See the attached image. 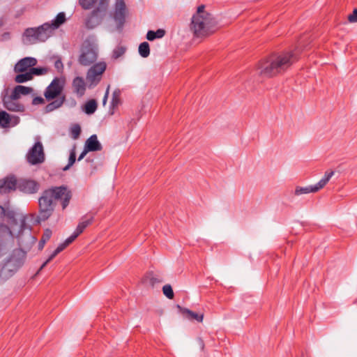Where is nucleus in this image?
<instances>
[{
    "label": "nucleus",
    "mask_w": 357,
    "mask_h": 357,
    "mask_svg": "<svg viewBox=\"0 0 357 357\" xmlns=\"http://www.w3.org/2000/svg\"><path fill=\"white\" fill-rule=\"evenodd\" d=\"M218 22L212 14L205 10V6H198L197 13L192 15L190 30L197 38L206 37L217 29Z\"/></svg>",
    "instance_id": "obj_3"
},
{
    "label": "nucleus",
    "mask_w": 357,
    "mask_h": 357,
    "mask_svg": "<svg viewBox=\"0 0 357 357\" xmlns=\"http://www.w3.org/2000/svg\"><path fill=\"white\" fill-rule=\"evenodd\" d=\"M13 275L10 270H8L3 264H0V284L6 282Z\"/></svg>",
    "instance_id": "obj_33"
},
{
    "label": "nucleus",
    "mask_w": 357,
    "mask_h": 357,
    "mask_svg": "<svg viewBox=\"0 0 357 357\" xmlns=\"http://www.w3.org/2000/svg\"><path fill=\"white\" fill-rule=\"evenodd\" d=\"M162 292L167 298L172 299L174 298V291L170 284L164 285L162 287Z\"/></svg>",
    "instance_id": "obj_39"
},
{
    "label": "nucleus",
    "mask_w": 357,
    "mask_h": 357,
    "mask_svg": "<svg viewBox=\"0 0 357 357\" xmlns=\"http://www.w3.org/2000/svg\"><path fill=\"white\" fill-rule=\"evenodd\" d=\"M198 342H199V344L201 349H203L204 347V343L203 340L202 338H199Z\"/></svg>",
    "instance_id": "obj_51"
},
{
    "label": "nucleus",
    "mask_w": 357,
    "mask_h": 357,
    "mask_svg": "<svg viewBox=\"0 0 357 357\" xmlns=\"http://www.w3.org/2000/svg\"><path fill=\"white\" fill-rule=\"evenodd\" d=\"M66 21V15L64 13H59L51 23H47L50 26L49 31L52 33V31L58 29Z\"/></svg>",
    "instance_id": "obj_22"
},
{
    "label": "nucleus",
    "mask_w": 357,
    "mask_h": 357,
    "mask_svg": "<svg viewBox=\"0 0 357 357\" xmlns=\"http://www.w3.org/2000/svg\"><path fill=\"white\" fill-rule=\"evenodd\" d=\"M75 160H76L75 151V150H72L70 153V155H69L68 164L63 169L64 171L68 170L70 168V167H71L75 162Z\"/></svg>",
    "instance_id": "obj_41"
},
{
    "label": "nucleus",
    "mask_w": 357,
    "mask_h": 357,
    "mask_svg": "<svg viewBox=\"0 0 357 357\" xmlns=\"http://www.w3.org/2000/svg\"><path fill=\"white\" fill-rule=\"evenodd\" d=\"M63 89L61 81L58 77H55L50 84L46 88L44 96L47 100H54L60 96Z\"/></svg>",
    "instance_id": "obj_13"
},
{
    "label": "nucleus",
    "mask_w": 357,
    "mask_h": 357,
    "mask_svg": "<svg viewBox=\"0 0 357 357\" xmlns=\"http://www.w3.org/2000/svg\"><path fill=\"white\" fill-rule=\"evenodd\" d=\"M17 186V179L13 174L0 179V194L6 195L15 191Z\"/></svg>",
    "instance_id": "obj_14"
},
{
    "label": "nucleus",
    "mask_w": 357,
    "mask_h": 357,
    "mask_svg": "<svg viewBox=\"0 0 357 357\" xmlns=\"http://www.w3.org/2000/svg\"><path fill=\"white\" fill-rule=\"evenodd\" d=\"M84 147L89 152L101 151L102 149L101 144L98 140L96 135H92L89 139H86Z\"/></svg>",
    "instance_id": "obj_20"
},
{
    "label": "nucleus",
    "mask_w": 357,
    "mask_h": 357,
    "mask_svg": "<svg viewBox=\"0 0 357 357\" xmlns=\"http://www.w3.org/2000/svg\"><path fill=\"white\" fill-rule=\"evenodd\" d=\"M165 34V31L161 29H158L156 31H149L146 34L147 40L152 41L156 38H161Z\"/></svg>",
    "instance_id": "obj_32"
},
{
    "label": "nucleus",
    "mask_w": 357,
    "mask_h": 357,
    "mask_svg": "<svg viewBox=\"0 0 357 357\" xmlns=\"http://www.w3.org/2000/svg\"><path fill=\"white\" fill-rule=\"evenodd\" d=\"M126 52V48L123 46H117L112 52V57L118 59Z\"/></svg>",
    "instance_id": "obj_40"
},
{
    "label": "nucleus",
    "mask_w": 357,
    "mask_h": 357,
    "mask_svg": "<svg viewBox=\"0 0 357 357\" xmlns=\"http://www.w3.org/2000/svg\"><path fill=\"white\" fill-rule=\"evenodd\" d=\"M27 162L31 165H38L45 160V154L43 152V144L40 142H37L30 149L26 154Z\"/></svg>",
    "instance_id": "obj_11"
},
{
    "label": "nucleus",
    "mask_w": 357,
    "mask_h": 357,
    "mask_svg": "<svg viewBox=\"0 0 357 357\" xmlns=\"http://www.w3.org/2000/svg\"><path fill=\"white\" fill-rule=\"evenodd\" d=\"M182 313L185 315V317L190 321L196 320L198 322H202L204 319L203 314H198L193 311H191L187 308H183L181 310Z\"/></svg>",
    "instance_id": "obj_26"
},
{
    "label": "nucleus",
    "mask_w": 357,
    "mask_h": 357,
    "mask_svg": "<svg viewBox=\"0 0 357 357\" xmlns=\"http://www.w3.org/2000/svg\"><path fill=\"white\" fill-rule=\"evenodd\" d=\"M72 198V192L66 185L52 187L44 190L38 199V214L36 222L40 223L47 220L53 213L56 201L60 200L62 208L65 209Z\"/></svg>",
    "instance_id": "obj_1"
},
{
    "label": "nucleus",
    "mask_w": 357,
    "mask_h": 357,
    "mask_svg": "<svg viewBox=\"0 0 357 357\" xmlns=\"http://www.w3.org/2000/svg\"><path fill=\"white\" fill-rule=\"evenodd\" d=\"M16 238L20 247L19 249L26 252L29 250L36 241V238L31 234L30 227L26 223L24 217H22L20 220V229Z\"/></svg>",
    "instance_id": "obj_5"
},
{
    "label": "nucleus",
    "mask_w": 357,
    "mask_h": 357,
    "mask_svg": "<svg viewBox=\"0 0 357 357\" xmlns=\"http://www.w3.org/2000/svg\"><path fill=\"white\" fill-rule=\"evenodd\" d=\"M120 102H121L120 91H114L112 94L110 107L112 109H114L118 107V105L120 104Z\"/></svg>",
    "instance_id": "obj_36"
},
{
    "label": "nucleus",
    "mask_w": 357,
    "mask_h": 357,
    "mask_svg": "<svg viewBox=\"0 0 357 357\" xmlns=\"http://www.w3.org/2000/svg\"><path fill=\"white\" fill-rule=\"evenodd\" d=\"M26 252L22 249L14 250L7 259L20 269L24 263Z\"/></svg>",
    "instance_id": "obj_16"
},
{
    "label": "nucleus",
    "mask_w": 357,
    "mask_h": 357,
    "mask_svg": "<svg viewBox=\"0 0 357 357\" xmlns=\"http://www.w3.org/2000/svg\"><path fill=\"white\" fill-rule=\"evenodd\" d=\"M98 57V52L93 44L88 40L82 43L80 55L78 59L79 64L88 66L94 63Z\"/></svg>",
    "instance_id": "obj_8"
},
{
    "label": "nucleus",
    "mask_w": 357,
    "mask_h": 357,
    "mask_svg": "<svg viewBox=\"0 0 357 357\" xmlns=\"http://www.w3.org/2000/svg\"><path fill=\"white\" fill-rule=\"evenodd\" d=\"M10 116L5 111L0 112V126L2 128H7L10 123Z\"/></svg>",
    "instance_id": "obj_34"
},
{
    "label": "nucleus",
    "mask_w": 357,
    "mask_h": 357,
    "mask_svg": "<svg viewBox=\"0 0 357 357\" xmlns=\"http://www.w3.org/2000/svg\"><path fill=\"white\" fill-rule=\"evenodd\" d=\"M37 64L36 59L33 57H24L15 65L14 71L15 73H24L29 70L30 68L35 66Z\"/></svg>",
    "instance_id": "obj_15"
},
{
    "label": "nucleus",
    "mask_w": 357,
    "mask_h": 357,
    "mask_svg": "<svg viewBox=\"0 0 357 357\" xmlns=\"http://www.w3.org/2000/svg\"><path fill=\"white\" fill-rule=\"evenodd\" d=\"M106 67L105 62H98L88 70L86 78L89 83V87L95 86L100 82L101 75L106 70Z\"/></svg>",
    "instance_id": "obj_10"
},
{
    "label": "nucleus",
    "mask_w": 357,
    "mask_h": 357,
    "mask_svg": "<svg viewBox=\"0 0 357 357\" xmlns=\"http://www.w3.org/2000/svg\"><path fill=\"white\" fill-rule=\"evenodd\" d=\"M32 77L34 75H43L47 73V69L46 68L38 67L35 68L34 66L29 69Z\"/></svg>",
    "instance_id": "obj_38"
},
{
    "label": "nucleus",
    "mask_w": 357,
    "mask_h": 357,
    "mask_svg": "<svg viewBox=\"0 0 357 357\" xmlns=\"http://www.w3.org/2000/svg\"><path fill=\"white\" fill-rule=\"evenodd\" d=\"M47 23L38 27L27 28L22 34V42L24 45H32L38 42H45L51 35Z\"/></svg>",
    "instance_id": "obj_4"
},
{
    "label": "nucleus",
    "mask_w": 357,
    "mask_h": 357,
    "mask_svg": "<svg viewBox=\"0 0 357 357\" xmlns=\"http://www.w3.org/2000/svg\"><path fill=\"white\" fill-rule=\"evenodd\" d=\"M348 21L351 23L357 22V8L353 10V13L348 16Z\"/></svg>",
    "instance_id": "obj_45"
},
{
    "label": "nucleus",
    "mask_w": 357,
    "mask_h": 357,
    "mask_svg": "<svg viewBox=\"0 0 357 357\" xmlns=\"http://www.w3.org/2000/svg\"><path fill=\"white\" fill-rule=\"evenodd\" d=\"M142 282L146 285L154 287L156 284L162 282L163 278L160 275L155 273L153 271H150L146 273L144 276Z\"/></svg>",
    "instance_id": "obj_18"
},
{
    "label": "nucleus",
    "mask_w": 357,
    "mask_h": 357,
    "mask_svg": "<svg viewBox=\"0 0 357 357\" xmlns=\"http://www.w3.org/2000/svg\"><path fill=\"white\" fill-rule=\"evenodd\" d=\"M52 236V231L50 229H47L45 230L41 239L45 241H48Z\"/></svg>",
    "instance_id": "obj_46"
},
{
    "label": "nucleus",
    "mask_w": 357,
    "mask_h": 357,
    "mask_svg": "<svg viewBox=\"0 0 357 357\" xmlns=\"http://www.w3.org/2000/svg\"><path fill=\"white\" fill-rule=\"evenodd\" d=\"M66 247L67 246L64 243V242L59 245V246L50 255V256L46 259V261L43 263V264L40 266V269H43L47 265L48 263H50L59 253L63 251Z\"/></svg>",
    "instance_id": "obj_27"
},
{
    "label": "nucleus",
    "mask_w": 357,
    "mask_h": 357,
    "mask_svg": "<svg viewBox=\"0 0 357 357\" xmlns=\"http://www.w3.org/2000/svg\"><path fill=\"white\" fill-rule=\"evenodd\" d=\"M14 245V236L6 225L0 224V258Z\"/></svg>",
    "instance_id": "obj_9"
},
{
    "label": "nucleus",
    "mask_w": 357,
    "mask_h": 357,
    "mask_svg": "<svg viewBox=\"0 0 357 357\" xmlns=\"http://www.w3.org/2000/svg\"><path fill=\"white\" fill-rule=\"evenodd\" d=\"M333 175V171L326 172L324 174V176L317 183L315 184L317 190H319L323 188L328 183Z\"/></svg>",
    "instance_id": "obj_31"
},
{
    "label": "nucleus",
    "mask_w": 357,
    "mask_h": 357,
    "mask_svg": "<svg viewBox=\"0 0 357 357\" xmlns=\"http://www.w3.org/2000/svg\"><path fill=\"white\" fill-rule=\"evenodd\" d=\"M93 215H90L89 217L88 215L83 216L75 231L79 234H81L84 230L93 222Z\"/></svg>",
    "instance_id": "obj_21"
},
{
    "label": "nucleus",
    "mask_w": 357,
    "mask_h": 357,
    "mask_svg": "<svg viewBox=\"0 0 357 357\" xmlns=\"http://www.w3.org/2000/svg\"><path fill=\"white\" fill-rule=\"evenodd\" d=\"M40 186V183L33 179L23 178L17 179V189L24 194H35L39 190Z\"/></svg>",
    "instance_id": "obj_12"
},
{
    "label": "nucleus",
    "mask_w": 357,
    "mask_h": 357,
    "mask_svg": "<svg viewBox=\"0 0 357 357\" xmlns=\"http://www.w3.org/2000/svg\"><path fill=\"white\" fill-rule=\"evenodd\" d=\"M72 86L74 93L79 97H82L84 95L86 91V83L83 77L79 76L75 77L72 82Z\"/></svg>",
    "instance_id": "obj_19"
},
{
    "label": "nucleus",
    "mask_w": 357,
    "mask_h": 357,
    "mask_svg": "<svg viewBox=\"0 0 357 357\" xmlns=\"http://www.w3.org/2000/svg\"><path fill=\"white\" fill-rule=\"evenodd\" d=\"M109 0H99L98 6L95 8L86 19L85 24L88 29H93L99 25L107 10Z\"/></svg>",
    "instance_id": "obj_7"
},
{
    "label": "nucleus",
    "mask_w": 357,
    "mask_h": 357,
    "mask_svg": "<svg viewBox=\"0 0 357 357\" xmlns=\"http://www.w3.org/2000/svg\"><path fill=\"white\" fill-rule=\"evenodd\" d=\"M297 60L294 52L273 53L259 61L257 70L262 77H273L285 72Z\"/></svg>",
    "instance_id": "obj_2"
},
{
    "label": "nucleus",
    "mask_w": 357,
    "mask_h": 357,
    "mask_svg": "<svg viewBox=\"0 0 357 357\" xmlns=\"http://www.w3.org/2000/svg\"><path fill=\"white\" fill-rule=\"evenodd\" d=\"M79 235V234L78 233L74 231V232L65 240L64 243L66 245V246H68L77 238Z\"/></svg>",
    "instance_id": "obj_44"
},
{
    "label": "nucleus",
    "mask_w": 357,
    "mask_h": 357,
    "mask_svg": "<svg viewBox=\"0 0 357 357\" xmlns=\"http://www.w3.org/2000/svg\"><path fill=\"white\" fill-rule=\"evenodd\" d=\"M5 267L8 270H10L11 273L14 275L19 269L15 267V266L12 264L10 261H9L8 259L6 260L5 263L3 264Z\"/></svg>",
    "instance_id": "obj_43"
},
{
    "label": "nucleus",
    "mask_w": 357,
    "mask_h": 357,
    "mask_svg": "<svg viewBox=\"0 0 357 357\" xmlns=\"http://www.w3.org/2000/svg\"><path fill=\"white\" fill-rule=\"evenodd\" d=\"M319 190L315 185H308L305 187L297 186L295 190L296 195H301L303 194H308L310 192H317Z\"/></svg>",
    "instance_id": "obj_28"
},
{
    "label": "nucleus",
    "mask_w": 357,
    "mask_h": 357,
    "mask_svg": "<svg viewBox=\"0 0 357 357\" xmlns=\"http://www.w3.org/2000/svg\"><path fill=\"white\" fill-rule=\"evenodd\" d=\"M44 102H45L44 99L40 96L35 97V98H33V99L32 100V104L34 105L43 104Z\"/></svg>",
    "instance_id": "obj_47"
},
{
    "label": "nucleus",
    "mask_w": 357,
    "mask_h": 357,
    "mask_svg": "<svg viewBox=\"0 0 357 357\" xmlns=\"http://www.w3.org/2000/svg\"><path fill=\"white\" fill-rule=\"evenodd\" d=\"M109 86H108V87H107V89L106 90L105 94V96L103 97V99H102V105H105L106 103H107L108 96H109Z\"/></svg>",
    "instance_id": "obj_48"
},
{
    "label": "nucleus",
    "mask_w": 357,
    "mask_h": 357,
    "mask_svg": "<svg viewBox=\"0 0 357 357\" xmlns=\"http://www.w3.org/2000/svg\"><path fill=\"white\" fill-rule=\"evenodd\" d=\"M45 243H46V241H45L44 240L40 239L39 243H38V250H42L43 249Z\"/></svg>",
    "instance_id": "obj_50"
},
{
    "label": "nucleus",
    "mask_w": 357,
    "mask_h": 357,
    "mask_svg": "<svg viewBox=\"0 0 357 357\" xmlns=\"http://www.w3.org/2000/svg\"><path fill=\"white\" fill-rule=\"evenodd\" d=\"M98 104L96 100L92 99L86 102L84 111L86 114H93L97 109Z\"/></svg>",
    "instance_id": "obj_30"
},
{
    "label": "nucleus",
    "mask_w": 357,
    "mask_h": 357,
    "mask_svg": "<svg viewBox=\"0 0 357 357\" xmlns=\"http://www.w3.org/2000/svg\"><path fill=\"white\" fill-rule=\"evenodd\" d=\"M0 213L1 216L6 217L10 224H17V221L15 218V211L9 209H6L2 206H0Z\"/></svg>",
    "instance_id": "obj_25"
},
{
    "label": "nucleus",
    "mask_w": 357,
    "mask_h": 357,
    "mask_svg": "<svg viewBox=\"0 0 357 357\" xmlns=\"http://www.w3.org/2000/svg\"><path fill=\"white\" fill-rule=\"evenodd\" d=\"M17 98L13 97L11 93L9 96H4L3 98V103L5 108L8 110L13 112H22L24 109L23 105L15 102Z\"/></svg>",
    "instance_id": "obj_17"
},
{
    "label": "nucleus",
    "mask_w": 357,
    "mask_h": 357,
    "mask_svg": "<svg viewBox=\"0 0 357 357\" xmlns=\"http://www.w3.org/2000/svg\"><path fill=\"white\" fill-rule=\"evenodd\" d=\"M65 100H66L65 96H62L59 97V98L48 103L45 107V112L50 113V112H53L54 110L59 108L63 104Z\"/></svg>",
    "instance_id": "obj_23"
},
{
    "label": "nucleus",
    "mask_w": 357,
    "mask_h": 357,
    "mask_svg": "<svg viewBox=\"0 0 357 357\" xmlns=\"http://www.w3.org/2000/svg\"><path fill=\"white\" fill-rule=\"evenodd\" d=\"M129 11L124 0H116L111 17L114 20L116 28L119 31H122L126 22Z\"/></svg>",
    "instance_id": "obj_6"
},
{
    "label": "nucleus",
    "mask_w": 357,
    "mask_h": 357,
    "mask_svg": "<svg viewBox=\"0 0 357 357\" xmlns=\"http://www.w3.org/2000/svg\"><path fill=\"white\" fill-rule=\"evenodd\" d=\"M88 152H89V151L84 147L83 151L81 153V154L78 157V161H80L81 160H82L85 157V155H86V153Z\"/></svg>",
    "instance_id": "obj_49"
},
{
    "label": "nucleus",
    "mask_w": 357,
    "mask_h": 357,
    "mask_svg": "<svg viewBox=\"0 0 357 357\" xmlns=\"http://www.w3.org/2000/svg\"><path fill=\"white\" fill-rule=\"evenodd\" d=\"M97 1L98 0H79V3L84 10H89Z\"/></svg>",
    "instance_id": "obj_37"
},
{
    "label": "nucleus",
    "mask_w": 357,
    "mask_h": 357,
    "mask_svg": "<svg viewBox=\"0 0 357 357\" xmlns=\"http://www.w3.org/2000/svg\"><path fill=\"white\" fill-rule=\"evenodd\" d=\"M15 77V82L16 83H24L26 82L30 81L33 79V77L31 74L30 70L25 71L24 73H18Z\"/></svg>",
    "instance_id": "obj_29"
},
{
    "label": "nucleus",
    "mask_w": 357,
    "mask_h": 357,
    "mask_svg": "<svg viewBox=\"0 0 357 357\" xmlns=\"http://www.w3.org/2000/svg\"><path fill=\"white\" fill-rule=\"evenodd\" d=\"M59 66H62V63L61 61H56L55 63L56 68H59Z\"/></svg>",
    "instance_id": "obj_52"
},
{
    "label": "nucleus",
    "mask_w": 357,
    "mask_h": 357,
    "mask_svg": "<svg viewBox=\"0 0 357 357\" xmlns=\"http://www.w3.org/2000/svg\"><path fill=\"white\" fill-rule=\"evenodd\" d=\"M33 91V89L31 87L17 85L16 86L13 92V97L19 99L21 95H28Z\"/></svg>",
    "instance_id": "obj_24"
},
{
    "label": "nucleus",
    "mask_w": 357,
    "mask_h": 357,
    "mask_svg": "<svg viewBox=\"0 0 357 357\" xmlns=\"http://www.w3.org/2000/svg\"><path fill=\"white\" fill-rule=\"evenodd\" d=\"M139 54L144 58H146L149 56L150 47L149 44L147 42H143L139 45Z\"/></svg>",
    "instance_id": "obj_35"
},
{
    "label": "nucleus",
    "mask_w": 357,
    "mask_h": 357,
    "mask_svg": "<svg viewBox=\"0 0 357 357\" xmlns=\"http://www.w3.org/2000/svg\"><path fill=\"white\" fill-rule=\"evenodd\" d=\"M81 133V128L78 124H75L72 128H71V135L73 139H77L79 137V135Z\"/></svg>",
    "instance_id": "obj_42"
},
{
    "label": "nucleus",
    "mask_w": 357,
    "mask_h": 357,
    "mask_svg": "<svg viewBox=\"0 0 357 357\" xmlns=\"http://www.w3.org/2000/svg\"><path fill=\"white\" fill-rule=\"evenodd\" d=\"M41 270H42V269H40H40H39V271H37V273H39V271H41Z\"/></svg>",
    "instance_id": "obj_53"
}]
</instances>
